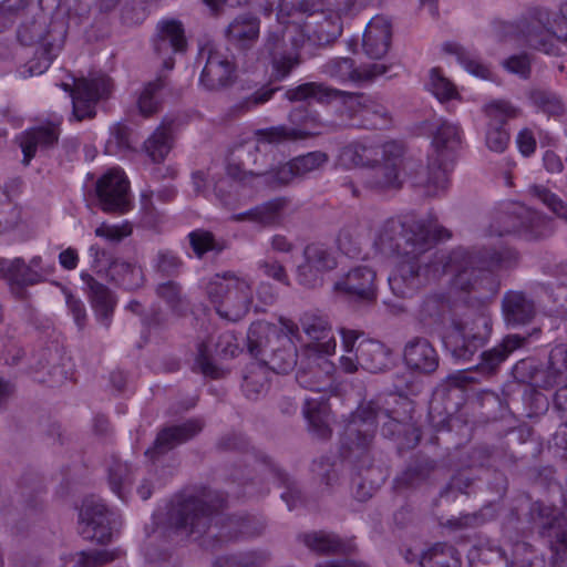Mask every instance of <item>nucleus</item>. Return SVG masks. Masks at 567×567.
I'll list each match as a JSON object with an SVG mask.
<instances>
[{
  "label": "nucleus",
  "instance_id": "nucleus-29",
  "mask_svg": "<svg viewBox=\"0 0 567 567\" xmlns=\"http://www.w3.org/2000/svg\"><path fill=\"white\" fill-rule=\"evenodd\" d=\"M60 121L48 122L44 125L30 128L20 137V146L23 153L22 163L29 165L35 156L38 147L49 148L54 146L60 136Z\"/></svg>",
  "mask_w": 567,
  "mask_h": 567
},
{
  "label": "nucleus",
  "instance_id": "nucleus-11",
  "mask_svg": "<svg viewBox=\"0 0 567 567\" xmlns=\"http://www.w3.org/2000/svg\"><path fill=\"white\" fill-rule=\"evenodd\" d=\"M18 40L23 45L38 44L35 56L27 62L25 72L29 75H40L48 70L60 50V44L48 31L44 20H32L23 23L18 30Z\"/></svg>",
  "mask_w": 567,
  "mask_h": 567
},
{
  "label": "nucleus",
  "instance_id": "nucleus-55",
  "mask_svg": "<svg viewBox=\"0 0 567 567\" xmlns=\"http://www.w3.org/2000/svg\"><path fill=\"white\" fill-rule=\"evenodd\" d=\"M255 134L257 136V142L268 144H281L287 141L303 140L308 136V133L303 131L287 127L285 125L257 130Z\"/></svg>",
  "mask_w": 567,
  "mask_h": 567
},
{
  "label": "nucleus",
  "instance_id": "nucleus-36",
  "mask_svg": "<svg viewBox=\"0 0 567 567\" xmlns=\"http://www.w3.org/2000/svg\"><path fill=\"white\" fill-rule=\"evenodd\" d=\"M38 362L31 369L40 372L47 369V378H37L39 382H47L50 386L63 384L69 379V370L64 363V358L59 350L47 348L38 353Z\"/></svg>",
  "mask_w": 567,
  "mask_h": 567
},
{
  "label": "nucleus",
  "instance_id": "nucleus-56",
  "mask_svg": "<svg viewBox=\"0 0 567 567\" xmlns=\"http://www.w3.org/2000/svg\"><path fill=\"white\" fill-rule=\"evenodd\" d=\"M131 467L116 458L109 466V482L112 491L123 501L126 498V489L131 485Z\"/></svg>",
  "mask_w": 567,
  "mask_h": 567
},
{
  "label": "nucleus",
  "instance_id": "nucleus-2",
  "mask_svg": "<svg viewBox=\"0 0 567 567\" xmlns=\"http://www.w3.org/2000/svg\"><path fill=\"white\" fill-rule=\"evenodd\" d=\"M224 495L215 491H204L177 502L171 513L169 523L177 530L199 542L206 550H215L224 542L233 538L255 537L262 534L265 523L254 516L234 515L223 517Z\"/></svg>",
  "mask_w": 567,
  "mask_h": 567
},
{
  "label": "nucleus",
  "instance_id": "nucleus-60",
  "mask_svg": "<svg viewBox=\"0 0 567 567\" xmlns=\"http://www.w3.org/2000/svg\"><path fill=\"white\" fill-rule=\"evenodd\" d=\"M106 153L116 155L118 153L132 151L131 130L122 124L116 123L110 128V138L105 145Z\"/></svg>",
  "mask_w": 567,
  "mask_h": 567
},
{
  "label": "nucleus",
  "instance_id": "nucleus-16",
  "mask_svg": "<svg viewBox=\"0 0 567 567\" xmlns=\"http://www.w3.org/2000/svg\"><path fill=\"white\" fill-rule=\"evenodd\" d=\"M111 80L105 75L91 79H79L71 91L73 104V117L76 121L92 118L95 116V105L109 95Z\"/></svg>",
  "mask_w": 567,
  "mask_h": 567
},
{
  "label": "nucleus",
  "instance_id": "nucleus-1",
  "mask_svg": "<svg viewBox=\"0 0 567 567\" xmlns=\"http://www.w3.org/2000/svg\"><path fill=\"white\" fill-rule=\"evenodd\" d=\"M447 229L408 213L383 220L373 238L374 248L401 261L389 276L394 296L416 295L430 280L454 274L453 288L464 291H494V274L514 268L518 255L508 247H456L450 252L433 251L437 240L450 238Z\"/></svg>",
  "mask_w": 567,
  "mask_h": 567
},
{
  "label": "nucleus",
  "instance_id": "nucleus-35",
  "mask_svg": "<svg viewBox=\"0 0 567 567\" xmlns=\"http://www.w3.org/2000/svg\"><path fill=\"white\" fill-rule=\"evenodd\" d=\"M225 34L238 50H249L259 37V20L249 13L240 14L228 24Z\"/></svg>",
  "mask_w": 567,
  "mask_h": 567
},
{
  "label": "nucleus",
  "instance_id": "nucleus-18",
  "mask_svg": "<svg viewBox=\"0 0 567 567\" xmlns=\"http://www.w3.org/2000/svg\"><path fill=\"white\" fill-rule=\"evenodd\" d=\"M337 267L333 252L321 244H310L303 250V262L297 267V280L306 288L322 284V275Z\"/></svg>",
  "mask_w": 567,
  "mask_h": 567
},
{
  "label": "nucleus",
  "instance_id": "nucleus-46",
  "mask_svg": "<svg viewBox=\"0 0 567 567\" xmlns=\"http://www.w3.org/2000/svg\"><path fill=\"white\" fill-rule=\"evenodd\" d=\"M462 142L461 128L457 124L442 121L437 126L432 144L439 155H443L444 152L455 151Z\"/></svg>",
  "mask_w": 567,
  "mask_h": 567
},
{
  "label": "nucleus",
  "instance_id": "nucleus-49",
  "mask_svg": "<svg viewBox=\"0 0 567 567\" xmlns=\"http://www.w3.org/2000/svg\"><path fill=\"white\" fill-rule=\"evenodd\" d=\"M155 292L158 298L165 301L171 311L177 316H185L188 305L182 296V286L173 280L157 285Z\"/></svg>",
  "mask_w": 567,
  "mask_h": 567
},
{
  "label": "nucleus",
  "instance_id": "nucleus-26",
  "mask_svg": "<svg viewBox=\"0 0 567 567\" xmlns=\"http://www.w3.org/2000/svg\"><path fill=\"white\" fill-rule=\"evenodd\" d=\"M0 278L8 282L11 293L19 300L27 298L25 287L44 281L43 274L27 267L25 261L20 257L0 258Z\"/></svg>",
  "mask_w": 567,
  "mask_h": 567
},
{
  "label": "nucleus",
  "instance_id": "nucleus-64",
  "mask_svg": "<svg viewBox=\"0 0 567 567\" xmlns=\"http://www.w3.org/2000/svg\"><path fill=\"white\" fill-rule=\"evenodd\" d=\"M471 567H508V557H505L502 546L482 548L471 560Z\"/></svg>",
  "mask_w": 567,
  "mask_h": 567
},
{
  "label": "nucleus",
  "instance_id": "nucleus-28",
  "mask_svg": "<svg viewBox=\"0 0 567 567\" xmlns=\"http://www.w3.org/2000/svg\"><path fill=\"white\" fill-rule=\"evenodd\" d=\"M388 66L383 63H372L355 68L350 58H333L322 66V72L331 79L340 82L371 81L377 76L385 74Z\"/></svg>",
  "mask_w": 567,
  "mask_h": 567
},
{
  "label": "nucleus",
  "instance_id": "nucleus-63",
  "mask_svg": "<svg viewBox=\"0 0 567 567\" xmlns=\"http://www.w3.org/2000/svg\"><path fill=\"white\" fill-rule=\"evenodd\" d=\"M505 453L498 449L480 445L472 450L470 461L472 466L497 467Z\"/></svg>",
  "mask_w": 567,
  "mask_h": 567
},
{
  "label": "nucleus",
  "instance_id": "nucleus-7",
  "mask_svg": "<svg viewBox=\"0 0 567 567\" xmlns=\"http://www.w3.org/2000/svg\"><path fill=\"white\" fill-rule=\"evenodd\" d=\"M519 37L525 43L548 55H564L561 45L567 44V30L551 22V12L545 7H530L518 19Z\"/></svg>",
  "mask_w": 567,
  "mask_h": 567
},
{
  "label": "nucleus",
  "instance_id": "nucleus-14",
  "mask_svg": "<svg viewBox=\"0 0 567 567\" xmlns=\"http://www.w3.org/2000/svg\"><path fill=\"white\" fill-rule=\"evenodd\" d=\"M339 362L346 373H354L359 368L377 373L390 365L391 350L378 340L362 339L355 348V353L341 355Z\"/></svg>",
  "mask_w": 567,
  "mask_h": 567
},
{
  "label": "nucleus",
  "instance_id": "nucleus-23",
  "mask_svg": "<svg viewBox=\"0 0 567 567\" xmlns=\"http://www.w3.org/2000/svg\"><path fill=\"white\" fill-rule=\"evenodd\" d=\"M202 419H188L181 424H173L163 427L156 435L152 447L145 451V455L155 460L181 444L195 437L204 429Z\"/></svg>",
  "mask_w": 567,
  "mask_h": 567
},
{
  "label": "nucleus",
  "instance_id": "nucleus-44",
  "mask_svg": "<svg viewBox=\"0 0 567 567\" xmlns=\"http://www.w3.org/2000/svg\"><path fill=\"white\" fill-rule=\"evenodd\" d=\"M505 557H508V567L532 566L537 560H543L535 548L523 540L505 542L503 545Z\"/></svg>",
  "mask_w": 567,
  "mask_h": 567
},
{
  "label": "nucleus",
  "instance_id": "nucleus-50",
  "mask_svg": "<svg viewBox=\"0 0 567 567\" xmlns=\"http://www.w3.org/2000/svg\"><path fill=\"white\" fill-rule=\"evenodd\" d=\"M166 76L158 75L154 81L148 82L140 94L137 106L140 113L147 117L159 110L157 93L166 86Z\"/></svg>",
  "mask_w": 567,
  "mask_h": 567
},
{
  "label": "nucleus",
  "instance_id": "nucleus-21",
  "mask_svg": "<svg viewBox=\"0 0 567 567\" xmlns=\"http://www.w3.org/2000/svg\"><path fill=\"white\" fill-rule=\"evenodd\" d=\"M402 148L395 143H388L382 147L383 163H375L371 166L365 184L374 190L399 189L402 181L399 175L400 157Z\"/></svg>",
  "mask_w": 567,
  "mask_h": 567
},
{
  "label": "nucleus",
  "instance_id": "nucleus-43",
  "mask_svg": "<svg viewBox=\"0 0 567 567\" xmlns=\"http://www.w3.org/2000/svg\"><path fill=\"white\" fill-rule=\"evenodd\" d=\"M421 567H462V557L453 545L435 543L423 550Z\"/></svg>",
  "mask_w": 567,
  "mask_h": 567
},
{
  "label": "nucleus",
  "instance_id": "nucleus-34",
  "mask_svg": "<svg viewBox=\"0 0 567 567\" xmlns=\"http://www.w3.org/2000/svg\"><path fill=\"white\" fill-rule=\"evenodd\" d=\"M391 24L383 17H374L363 33V50L371 59L383 58L390 47Z\"/></svg>",
  "mask_w": 567,
  "mask_h": 567
},
{
  "label": "nucleus",
  "instance_id": "nucleus-27",
  "mask_svg": "<svg viewBox=\"0 0 567 567\" xmlns=\"http://www.w3.org/2000/svg\"><path fill=\"white\" fill-rule=\"evenodd\" d=\"M403 361L413 372L429 375L434 373L440 365V357L436 349L424 337H413L403 348Z\"/></svg>",
  "mask_w": 567,
  "mask_h": 567
},
{
  "label": "nucleus",
  "instance_id": "nucleus-41",
  "mask_svg": "<svg viewBox=\"0 0 567 567\" xmlns=\"http://www.w3.org/2000/svg\"><path fill=\"white\" fill-rule=\"evenodd\" d=\"M172 124V121L164 120L144 142L143 148L154 163L163 162L173 147Z\"/></svg>",
  "mask_w": 567,
  "mask_h": 567
},
{
  "label": "nucleus",
  "instance_id": "nucleus-5",
  "mask_svg": "<svg viewBox=\"0 0 567 567\" xmlns=\"http://www.w3.org/2000/svg\"><path fill=\"white\" fill-rule=\"evenodd\" d=\"M285 96L291 101L315 99L321 103L338 101L360 117V127L383 130L391 125L388 109L363 93H351L329 87L322 83L307 82L286 91Z\"/></svg>",
  "mask_w": 567,
  "mask_h": 567
},
{
  "label": "nucleus",
  "instance_id": "nucleus-40",
  "mask_svg": "<svg viewBox=\"0 0 567 567\" xmlns=\"http://www.w3.org/2000/svg\"><path fill=\"white\" fill-rule=\"evenodd\" d=\"M109 275L114 282L126 290H136L145 282L142 268L122 259H114L110 262Z\"/></svg>",
  "mask_w": 567,
  "mask_h": 567
},
{
  "label": "nucleus",
  "instance_id": "nucleus-30",
  "mask_svg": "<svg viewBox=\"0 0 567 567\" xmlns=\"http://www.w3.org/2000/svg\"><path fill=\"white\" fill-rule=\"evenodd\" d=\"M502 310L508 326H524L536 315L535 301L520 290H508L502 299Z\"/></svg>",
  "mask_w": 567,
  "mask_h": 567
},
{
  "label": "nucleus",
  "instance_id": "nucleus-12",
  "mask_svg": "<svg viewBox=\"0 0 567 567\" xmlns=\"http://www.w3.org/2000/svg\"><path fill=\"white\" fill-rule=\"evenodd\" d=\"M333 291L355 307H370L378 299L377 272L368 266L354 267L334 282Z\"/></svg>",
  "mask_w": 567,
  "mask_h": 567
},
{
  "label": "nucleus",
  "instance_id": "nucleus-37",
  "mask_svg": "<svg viewBox=\"0 0 567 567\" xmlns=\"http://www.w3.org/2000/svg\"><path fill=\"white\" fill-rule=\"evenodd\" d=\"M382 147L363 142H352L346 145L339 155L346 167H371L380 161Z\"/></svg>",
  "mask_w": 567,
  "mask_h": 567
},
{
  "label": "nucleus",
  "instance_id": "nucleus-17",
  "mask_svg": "<svg viewBox=\"0 0 567 567\" xmlns=\"http://www.w3.org/2000/svg\"><path fill=\"white\" fill-rule=\"evenodd\" d=\"M300 324L303 332L313 341L307 348V354L313 362L322 360V363L329 369L332 364L324 360L323 355H329L336 350V340L331 337V326L326 316L317 311H307L300 317Z\"/></svg>",
  "mask_w": 567,
  "mask_h": 567
},
{
  "label": "nucleus",
  "instance_id": "nucleus-61",
  "mask_svg": "<svg viewBox=\"0 0 567 567\" xmlns=\"http://www.w3.org/2000/svg\"><path fill=\"white\" fill-rule=\"evenodd\" d=\"M491 507L483 508L471 514H462L447 520L446 526L454 532L474 529L485 524L492 518Z\"/></svg>",
  "mask_w": 567,
  "mask_h": 567
},
{
  "label": "nucleus",
  "instance_id": "nucleus-9",
  "mask_svg": "<svg viewBox=\"0 0 567 567\" xmlns=\"http://www.w3.org/2000/svg\"><path fill=\"white\" fill-rule=\"evenodd\" d=\"M268 155L256 142H244L231 148L227 175L243 185L254 186L257 181L271 188L270 177L275 167H268Z\"/></svg>",
  "mask_w": 567,
  "mask_h": 567
},
{
  "label": "nucleus",
  "instance_id": "nucleus-45",
  "mask_svg": "<svg viewBox=\"0 0 567 567\" xmlns=\"http://www.w3.org/2000/svg\"><path fill=\"white\" fill-rule=\"evenodd\" d=\"M282 40L277 35L268 38L265 48L272 58V66L276 78L279 80L285 79L290 72L299 65L300 60L297 54L278 55L276 50L281 45Z\"/></svg>",
  "mask_w": 567,
  "mask_h": 567
},
{
  "label": "nucleus",
  "instance_id": "nucleus-3",
  "mask_svg": "<svg viewBox=\"0 0 567 567\" xmlns=\"http://www.w3.org/2000/svg\"><path fill=\"white\" fill-rule=\"evenodd\" d=\"M380 420H384L381 429L382 435L398 440L400 447L411 449L420 441L419 430L400 419V413L390 408L389 400L383 405L379 401L361 404L350 415L341 437L343 457L357 463L360 468L372 466L370 452Z\"/></svg>",
  "mask_w": 567,
  "mask_h": 567
},
{
  "label": "nucleus",
  "instance_id": "nucleus-38",
  "mask_svg": "<svg viewBox=\"0 0 567 567\" xmlns=\"http://www.w3.org/2000/svg\"><path fill=\"white\" fill-rule=\"evenodd\" d=\"M436 463L434 460L417 455L412 458L404 471L395 478L398 486L417 487L427 483L435 472Z\"/></svg>",
  "mask_w": 567,
  "mask_h": 567
},
{
  "label": "nucleus",
  "instance_id": "nucleus-54",
  "mask_svg": "<svg viewBox=\"0 0 567 567\" xmlns=\"http://www.w3.org/2000/svg\"><path fill=\"white\" fill-rule=\"evenodd\" d=\"M269 560L266 550H251L229 555L216 560V567H261Z\"/></svg>",
  "mask_w": 567,
  "mask_h": 567
},
{
  "label": "nucleus",
  "instance_id": "nucleus-31",
  "mask_svg": "<svg viewBox=\"0 0 567 567\" xmlns=\"http://www.w3.org/2000/svg\"><path fill=\"white\" fill-rule=\"evenodd\" d=\"M288 203L286 197H276L234 215L233 219L235 221H250L261 228L278 226L284 219V212Z\"/></svg>",
  "mask_w": 567,
  "mask_h": 567
},
{
  "label": "nucleus",
  "instance_id": "nucleus-51",
  "mask_svg": "<svg viewBox=\"0 0 567 567\" xmlns=\"http://www.w3.org/2000/svg\"><path fill=\"white\" fill-rule=\"evenodd\" d=\"M184 266L182 258L171 249H159L152 259V268L163 278H174Z\"/></svg>",
  "mask_w": 567,
  "mask_h": 567
},
{
  "label": "nucleus",
  "instance_id": "nucleus-39",
  "mask_svg": "<svg viewBox=\"0 0 567 567\" xmlns=\"http://www.w3.org/2000/svg\"><path fill=\"white\" fill-rule=\"evenodd\" d=\"M300 539L311 551L320 555L348 554L353 548L337 535L326 532L303 534Z\"/></svg>",
  "mask_w": 567,
  "mask_h": 567
},
{
  "label": "nucleus",
  "instance_id": "nucleus-42",
  "mask_svg": "<svg viewBox=\"0 0 567 567\" xmlns=\"http://www.w3.org/2000/svg\"><path fill=\"white\" fill-rule=\"evenodd\" d=\"M415 185L427 197H435L445 192L449 185L446 168L439 158L433 159L424 174L417 176Z\"/></svg>",
  "mask_w": 567,
  "mask_h": 567
},
{
  "label": "nucleus",
  "instance_id": "nucleus-53",
  "mask_svg": "<svg viewBox=\"0 0 567 567\" xmlns=\"http://www.w3.org/2000/svg\"><path fill=\"white\" fill-rule=\"evenodd\" d=\"M529 100L538 111L549 116H559L564 113V103L553 91L534 89L529 93Z\"/></svg>",
  "mask_w": 567,
  "mask_h": 567
},
{
  "label": "nucleus",
  "instance_id": "nucleus-15",
  "mask_svg": "<svg viewBox=\"0 0 567 567\" xmlns=\"http://www.w3.org/2000/svg\"><path fill=\"white\" fill-rule=\"evenodd\" d=\"M110 514L101 498L86 497L79 512V534L87 540L107 543L112 536Z\"/></svg>",
  "mask_w": 567,
  "mask_h": 567
},
{
  "label": "nucleus",
  "instance_id": "nucleus-59",
  "mask_svg": "<svg viewBox=\"0 0 567 567\" xmlns=\"http://www.w3.org/2000/svg\"><path fill=\"white\" fill-rule=\"evenodd\" d=\"M529 193L532 196L539 199L558 218L567 221V203H565L559 196L543 185L530 186Z\"/></svg>",
  "mask_w": 567,
  "mask_h": 567
},
{
  "label": "nucleus",
  "instance_id": "nucleus-48",
  "mask_svg": "<svg viewBox=\"0 0 567 567\" xmlns=\"http://www.w3.org/2000/svg\"><path fill=\"white\" fill-rule=\"evenodd\" d=\"M243 391L250 400H257L269 386L268 370L262 364H252L244 377Z\"/></svg>",
  "mask_w": 567,
  "mask_h": 567
},
{
  "label": "nucleus",
  "instance_id": "nucleus-33",
  "mask_svg": "<svg viewBox=\"0 0 567 567\" xmlns=\"http://www.w3.org/2000/svg\"><path fill=\"white\" fill-rule=\"evenodd\" d=\"M81 279L89 289V297L96 320L109 328L116 305L112 291L87 272H82Z\"/></svg>",
  "mask_w": 567,
  "mask_h": 567
},
{
  "label": "nucleus",
  "instance_id": "nucleus-4",
  "mask_svg": "<svg viewBox=\"0 0 567 567\" xmlns=\"http://www.w3.org/2000/svg\"><path fill=\"white\" fill-rule=\"evenodd\" d=\"M280 324L252 323L247 333V348L264 367L276 373L287 374L298 362V350L292 337L297 336L299 328L288 319H280Z\"/></svg>",
  "mask_w": 567,
  "mask_h": 567
},
{
  "label": "nucleus",
  "instance_id": "nucleus-10",
  "mask_svg": "<svg viewBox=\"0 0 567 567\" xmlns=\"http://www.w3.org/2000/svg\"><path fill=\"white\" fill-rule=\"evenodd\" d=\"M491 331V318L477 313L471 318L454 320L445 343L455 359L467 361L484 347Z\"/></svg>",
  "mask_w": 567,
  "mask_h": 567
},
{
  "label": "nucleus",
  "instance_id": "nucleus-13",
  "mask_svg": "<svg viewBox=\"0 0 567 567\" xmlns=\"http://www.w3.org/2000/svg\"><path fill=\"white\" fill-rule=\"evenodd\" d=\"M309 374L316 375L317 372L310 370H299L297 372V381L306 389L317 392L315 396H308L305 399L302 413L308 422L309 431L319 439H328L332 434L331 429V410L328 401L319 392L323 389L321 384L312 382L309 379Z\"/></svg>",
  "mask_w": 567,
  "mask_h": 567
},
{
  "label": "nucleus",
  "instance_id": "nucleus-6",
  "mask_svg": "<svg viewBox=\"0 0 567 567\" xmlns=\"http://www.w3.org/2000/svg\"><path fill=\"white\" fill-rule=\"evenodd\" d=\"M206 291L218 316L234 322L247 315L252 301L250 281L230 271L215 275Z\"/></svg>",
  "mask_w": 567,
  "mask_h": 567
},
{
  "label": "nucleus",
  "instance_id": "nucleus-62",
  "mask_svg": "<svg viewBox=\"0 0 567 567\" xmlns=\"http://www.w3.org/2000/svg\"><path fill=\"white\" fill-rule=\"evenodd\" d=\"M427 86L441 102L455 99L458 95L455 85L436 68L430 71V82Z\"/></svg>",
  "mask_w": 567,
  "mask_h": 567
},
{
  "label": "nucleus",
  "instance_id": "nucleus-22",
  "mask_svg": "<svg viewBox=\"0 0 567 567\" xmlns=\"http://www.w3.org/2000/svg\"><path fill=\"white\" fill-rule=\"evenodd\" d=\"M542 224L539 215L518 203H512L498 217L497 225H491L488 236H504L512 233H525L534 236Z\"/></svg>",
  "mask_w": 567,
  "mask_h": 567
},
{
  "label": "nucleus",
  "instance_id": "nucleus-57",
  "mask_svg": "<svg viewBox=\"0 0 567 567\" xmlns=\"http://www.w3.org/2000/svg\"><path fill=\"white\" fill-rule=\"evenodd\" d=\"M484 112L489 118L488 124L501 125L503 127H505L508 120L516 118L520 114L518 107L504 100H496L486 104Z\"/></svg>",
  "mask_w": 567,
  "mask_h": 567
},
{
  "label": "nucleus",
  "instance_id": "nucleus-25",
  "mask_svg": "<svg viewBox=\"0 0 567 567\" xmlns=\"http://www.w3.org/2000/svg\"><path fill=\"white\" fill-rule=\"evenodd\" d=\"M187 42L184 27L181 21L171 19L158 22L157 33L153 40L155 53L163 59V68H174L173 55L186 50Z\"/></svg>",
  "mask_w": 567,
  "mask_h": 567
},
{
  "label": "nucleus",
  "instance_id": "nucleus-8",
  "mask_svg": "<svg viewBox=\"0 0 567 567\" xmlns=\"http://www.w3.org/2000/svg\"><path fill=\"white\" fill-rule=\"evenodd\" d=\"M528 516L550 550L551 566L567 565V516L542 502L529 504Z\"/></svg>",
  "mask_w": 567,
  "mask_h": 567
},
{
  "label": "nucleus",
  "instance_id": "nucleus-58",
  "mask_svg": "<svg viewBox=\"0 0 567 567\" xmlns=\"http://www.w3.org/2000/svg\"><path fill=\"white\" fill-rule=\"evenodd\" d=\"M189 245L196 255L202 258L208 251H221L224 244L217 241L213 233L204 229H195L188 234Z\"/></svg>",
  "mask_w": 567,
  "mask_h": 567
},
{
  "label": "nucleus",
  "instance_id": "nucleus-19",
  "mask_svg": "<svg viewBox=\"0 0 567 567\" xmlns=\"http://www.w3.org/2000/svg\"><path fill=\"white\" fill-rule=\"evenodd\" d=\"M96 195L106 213L123 214L131 207L128 181L122 171L111 169L103 175L96 183Z\"/></svg>",
  "mask_w": 567,
  "mask_h": 567
},
{
  "label": "nucleus",
  "instance_id": "nucleus-24",
  "mask_svg": "<svg viewBox=\"0 0 567 567\" xmlns=\"http://www.w3.org/2000/svg\"><path fill=\"white\" fill-rule=\"evenodd\" d=\"M328 161L327 153L315 151L280 164L275 167L274 175L270 177L271 188H280L289 185L295 178H303L311 172L321 168Z\"/></svg>",
  "mask_w": 567,
  "mask_h": 567
},
{
  "label": "nucleus",
  "instance_id": "nucleus-20",
  "mask_svg": "<svg viewBox=\"0 0 567 567\" xmlns=\"http://www.w3.org/2000/svg\"><path fill=\"white\" fill-rule=\"evenodd\" d=\"M199 58L205 59L199 83L207 91H218L231 85L235 81V65L221 52L210 45L200 49Z\"/></svg>",
  "mask_w": 567,
  "mask_h": 567
},
{
  "label": "nucleus",
  "instance_id": "nucleus-52",
  "mask_svg": "<svg viewBox=\"0 0 567 567\" xmlns=\"http://www.w3.org/2000/svg\"><path fill=\"white\" fill-rule=\"evenodd\" d=\"M567 370V344L556 346L549 354L547 375L539 386L549 389L559 383V377Z\"/></svg>",
  "mask_w": 567,
  "mask_h": 567
},
{
  "label": "nucleus",
  "instance_id": "nucleus-32",
  "mask_svg": "<svg viewBox=\"0 0 567 567\" xmlns=\"http://www.w3.org/2000/svg\"><path fill=\"white\" fill-rule=\"evenodd\" d=\"M506 351L497 346L481 354V362L471 369L458 371L447 378L456 386L480 382V377L492 375L506 359Z\"/></svg>",
  "mask_w": 567,
  "mask_h": 567
},
{
  "label": "nucleus",
  "instance_id": "nucleus-47",
  "mask_svg": "<svg viewBox=\"0 0 567 567\" xmlns=\"http://www.w3.org/2000/svg\"><path fill=\"white\" fill-rule=\"evenodd\" d=\"M446 53L454 54L458 63L471 74L487 80L491 78L492 72L487 65L482 63L478 59L467 52L462 45L457 43L447 42L443 45Z\"/></svg>",
  "mask_w": 567,
  "mask_h": 567
}]
</instances>
